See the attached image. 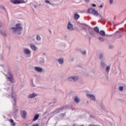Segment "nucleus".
<instances>
[{"label": "nucleus", "mask_w": 126, "mask_h": 126, "mask_svg": "<svg viewBox=\"0 0 126 126\" xmlns=\"http://www.w3.org/2000/svg\"><path fill=\"white\" fill-rule=\"evenodd\" d=\"M88 12L91 14H93L94 16H99L100 14L98 13V11L95 10L94 8H90L88 10Z\"/></svg>", "instance_id": "nucleus-2"}, {"label": "nucleus", "mask_w": 126, "mask_h": 126, "mask_svg": "<svg viewBox=\"0 0 126 126\" xmlns=\"http://www.w3.org/2000/svg\"><path fill=\"white\" fill-rule=\"evenodd\" d=\"M101 66H102V67H104V66H106V64H105V63H103V62H101Z\"/></svg>", "instance_id": "nucleus-24"}, {"label": "nucleus", "mask_w": 126, "mask_h": 126, "mask_svg": "<svg viewBox=\"0 0 126 126\" xmlns=\"http://www.w3.org/2000/svg\"><path fill=\"white\" fill-rule=\"evenodd\" d=\"M94 30L96 33H99V29L97 27L94 28Z\"/></svg>", "instance_id": "nucleus-21"}, {"label": "nucleus", "mask_w": 126, "mask_h": 126, "mask_svg": "<svg viewBox=\"0 0 126 126\" xmlns=\"http://www.w3.org/2000/svg\"><path fill=\"white\" fill-rule=\"evenodd\" d=\"M39 114H36L33 119H32L33 122H35V121H37V120H38V119H39Z\"/></svg>", "instance_id": "nucleus-12"}, {"label": "nucleus", "mask_w": 126, "mask_h": 126, "mask_svg": "<svg viewBox=\"0 0 126 126\" xmlns=\"http://www.w3.org/2000/svg\"><path fill=\"white\" fill-rule=\"evenodd\" d=\"M45 2H46V3H49V4H51V2H50L49 0H46L45 1Z\"/></svg>", "instance_id": "nucleus-28"}, {"label": "nucleus", "mask_w": 126, "mask_h": 126, "mask_svg": "<svg viewBox=\"0 0 126 126\" xmlns=\"http://www.w3.org/2000/svg\"><path fill=\"white\" fill-rule=\"evenodd\" d=\"M18 111V110L17 109H14V113H15V114H17Z\"/></svg>", "instance_id": "nucleus-30"}, {"label": "nucleus", "mask_w": 126, "mask_h": 126, "mask_svg": "<svg viewBox=\"0 0 126 126\" xmlns=\"http://www.w3.org/2000/svg\"><path fill=\"white\" fill-rule=\"evenodd\" d=\"M99 16H100V18H102V15H99Z\"/></svg>", "instance_id": "nucleus-39"}, {"label": "nucleus", "mask_w": 126, "mask_h": 126, "mask_svg": "<svg viewBox=\"0 0 126 126\" xmlns=\"http://www.w3.org/2000/svg\"><path fill=\"white\" fill-rule=\"evenodd\" d=\"M34 7L36 8V6H34Z\"/></svg>", "instance_id": "nucleus-40"}, {"label": "nucleus", "mask_w": 126, "mask_h": 126, "mask_svg": "<svg viewBox=\"0 0 126 126\" xmlns=\"http://www.w3.org/2000/svg\"><path fill=\"white\" fill-rule=\"evenodd\" d=\"M58 62L60 64H62V63H63V59H59Z\"/></svg>", "instance_id": "nucleus-16"}, {"label": "nucleus", "mask_w": 126, "mask_h": 126, "mask_svg": "<svg viewBox=\"0 0 126 126\" xmlns=\"http://www.w3.org/2000/svg\"><path fill=\"white\" fill-rule=\"evenodd\" d=\"M9 122L11 123V126H15V123H14L13 120L10 119Z\"/></svg>", "instance_id": "nucleus-19"}, {"label": "nucleus", "mask_w": 126, "mask_h": 126, "mask_svg": "<svg viewBox=\"0 0 126 126\" xmlns=\"http://www.w3.org/2000/svg\"><path fill=\"white\" fill-rule=\"evenodd\" d=\"M67 28L68 30L72 31L73 30V26L69 22Z\"/></svg>", "instance_id": "nucleus-8"}, {"label": "nucleus", "mask_w": 126, "mask_h": 126, "mask_svg": "<svg viewBox=\"0 0 126 126\" xmlns=\"http://www.w3.org/2000/svg\"><path fill=\"white\" fill-rule=\"evenodd\" d=\"M83 55H86V51H84L83 52H82Z\"/></svg>", "instance_id": "nucleus-33"}, {"label": "nucleus", "mask_w": 126, "mask_h": 126, "mask_svg": "<svg viewBox=\"0 0 126 126\" xmlns=\"http://www.w3.org/2000/svg\"><path fill=\"white\" fill-rule=\"evenodd\" d=\"M86 2H89V0H85Z\"/></svg>", "instance_id": "nucleus-36"}, {"label": "nucleus", "mask_w": 126, "mask_h": 126, "mask_svg": "<svg viewBox=\"0 0 126 126\" xmlns=\"http://www.w3.org/2000/svg\"><path fill=\"white\" fill-rule=\"evenodd\" d=\"M110 66H108L106 67V72H109L110 71Z\"/></svg>", "instance_id": "nucleus-22"}, {"label": "nucleus", "mask_w": 126, "mask_h": 126, "mask_svg": "<svg viewBox=\"0 0 126 126\" xmlns=\"http://www.w3.org/2000/svg\"><path fill=\"white\" fill-rule=\"evenodd\" d=\"M11 98H12L13 101L14 102V103L13 102V105L16 104V97H15V96H13V95H12Z\"/></svg>", "instance_id": "nucleus-13"}, {"label": "nucleus", "mask_w": 126, "mask_h": 126, "mask_svg": "<svg viewBox=\"0 0 126 126\" xmlns=\"http://www.w3.org/2000/svg\"><path fill=\"white\" fill-rule=\"evenodd\" d=\"M37 94L33 93L32 94H30L29 95H28V98L29 99L34 98V97L37 96Z\"/></svg>", "instance_id": "nucleus-9"}, {"label": "nucleus", "mask_w": 126, "mask_h": 126, "mask_svg": "<svg viewBox=\"0 0 126 126\" xmlns=\"http://www.w3.org/2000/svg\"><path fill=\"white\" fill-rule=\"evenodd\" d=\"M74 101L75 102V103H79L80 99L78 98V97L75 96L74 97Z\"/></svg>", "instance_id": "nucleus-14"}, {"label": "nucleus", "mask_w": 126, "mask_h": 126, "mask_svg": "<svg viewBox=\"0 0 126 126\" xmlns=\"http://www.w3.org/2000/svg\"><path fill=\"white\" fill-rule=\"evenodd\" d=\"M0 8H1V9H4V10H5V11H6V9H5V7H4V6H0Z\"/></svg>", "instance_id": "nucleus-25"}, {"label": "nucleus", "mask_w": 126, "mask_h": 126, "mask_svg": "<svg viewBox=\"0 0 126 126\" xmlns=\"http://www.w3.org/2000/svg\"><path fill=\"white\" fill-rule=\"evenodd\" d=\"M110 3L112 4L114 2V0H109Z\"/></svg>", "instance_id": "nucleus-32"}, {"label": "nucleus", "mask_w": 126, "mask_h": 126, "mask_svg": "<svg viewBox=\"0 0 126 126\" xmlns=\"http://www.w3.org/2000/svg\"><path fill=\"white\" fill-rule=\"evenodd\" d=\"M34 69L36 70V71H38V72L43 71V69L40 67H35Z\"/></svg>", "instance_id": "nucleus-11"}, {"label": "nucleus", "mask_w": 126, "mask_h": 126, "mask_svg": "<svg viewBox=\"0 0 126 126\" xmlns=\"http://www.w3.org/2000/svg\"><path fill=\"white\" fill-rule=\"evenodd\" d=\"M79 17H80V16H79V15H78L77 13H76L74 15L75 19H76V20H77V19H78Z\"/></svg>", "instance_id": "nucleus-15"}, {"label": "nucleus", "mask_w": 126, "mask_h": 126, "mask_svg": "<svg viewBox=\"0 0 126 126\" xmlns=\"http://www.w3.org/2000/svg\"><path fill=\"white\" fill-rule=\"evenodd\" d=\"M99 34L102 35V36H105V32L104 31H101L99 32Z\"/></svg>", "instance_id": "nucleus-20"}, {"label": "nucleus", "mask_w": 126, "mask_h": 126, "mask_svg": "<svg viewBox=\"0 0 126 126\" xmlns=\"http://www.w3.org/2000/svg\"><path fill=\"white\" fill-rule=\"evenodd\" d=\"M53 113H57V111H55L53 112Z\"/></svg>", "instance_id": "nucleus-38"}, {"label": "nucleus", "mask_w": 126, "mask_h": 126, "mask_svg": "<svg viewBox=\"0 0 126 126\" xmlns=\"http://www.w3.org/2000/svg\"><path fill=\"white\" fill-rule=\"evenodd\" d=\"M98 40L100 41V42H104V38L102 37H99Z\"/></svg>", "instance_id": "nucleus-26"}, {"label": "nucleus", "mask_w": 126, "mask_h": 126, "mask_svg": "<svg viewBox=\"0 0 126 126\" xmlns=\"http://www.w3.org/2000/svg\"><path fill=\"white\" fill-rule=\"evenodd\" d=\"M87 96L88 98H90V99H92V100H93V101H95V100H96V98H95V96L93 95V94H87Z\"/></svg>", "instance_id": "nucleus-7"}, {"label": "nucleus", "mask_w": 126, "mask_h": 126, "mask_svg": "<svg viewBox=\"0 0 126 126\" xmlns=\"http://www.w3.org/2000/svg\"><path fill=\"white\" fill-rule=\"evenodd\" d=\"M93 6L94 7H95V6H96V4H93Z\"/></svg>", "instance_id": "nucleus-35"}, {"label": "nucleus", "mask_w": 126, "mask_h": 126, "mask_svg": "<svg viewBox=\"0 0 126 126\" xmlns=\"http://www.w3.org/2000/svg\"><path fill=\"white\" fill-rule=\"evenodd\" d=\"M36 40H37V41H40V40H41V37H40V35H37L36 36Z\"/></svg>", "instance_id": "nucleus-23"}, {"label": "nucleus", "mask_w": 126, "mask_h": 126, "mask_svg": "<svg viewBox=\"0 0 126 126\" xmlns=\"http://www.w3.org/2000/svg\"><path fill=\"white\" fill-rule=\"evenodd\" d=\"M98 7H100V8H102L103 7V5H100Z\"/></svg>", "instance_id": "nucleus-34"}, {"label": "nucleus", "mask_w": 126, "mask_h": 126, "mask_svg": "<svg viewBox=\"0 0 126 126\" xmlns=\"http://www.w3.org/2000/svg\"><path fill=\"white\" fill-rule=\"evenodd\" d=\"M49 32H50V34H52V31L50 30H49Z\"/></svg>", "instance_id": "nucleus-37"}, {"label": "nucleus", "mask_w": 126, "mask_h": 126, "mask_svg": "<svg viewBox=\"0 0 126 126\" xmlns=\"http://www.w3.org/2000/svg\"><path fill=\"white\" fill-rule=\"evenodd\" d=\"M31 48L33 50V51H36V46L33 45H31Z\"/></svg>", "instance_id": "nucleus-18"}, {"label": "nucleus", "mask_w": 126, "mask_h": 126, "mask_svg": "<svg viewBox=\"0 0 126 126\" xmlns=\"http://www.w3.org/2000/svg\"><path fill=\"white\" fill-rule=\"evenodd\" d=\"M45 63V61H44V60H42L40 62V63L41 64H43V63Z\"/></svg>", "instance_id": "nucleus-29"}, {"label": "nucleus", "mask_w": 126, "mask_h": 126, "mask_svg": "<svg viewBox=\"0 0 126 126\" xmlns=\"http://www.w3.org/2000/svg\"><path fill=\"white\" fill-rule=\"evenodd\" d=\"M27 112L25 111L22 110L21 111V115L24 119H26V115H27Z\"/></svg>", "instance_id": "nucleus-6"}, {"label": "nucleus", "mask_w": 126, "mask_h": 126, "mask_svg": "<svg viewBox=\"0 0 126 126\" xmlns=\"http://www.w3.org/2000/svg\"><path fill=\"white\" fill-rule=\"evenodd\" d=\"M102 58H103V54H100L99 55V59H102Z\"/></svg>", "instance_id": "nucleus-31"}, {"label": "nucleus", "mask_w": 126, "mask_h": 126, "mask_svg": "<svg viewBox=\"0 0 126 126\" xmlns=\"http://www.w3.org/2000/svg\"><path fill=\"white\" fill-rule=\"evenodd\" d=\"M26 2L23 0H14L12 1V3L14 4H19L20 3H26Z\"/></svg>", "instance_id": "nucleus-3"}, {"label": "nucleus", "mask_w": 126, "mask_h": 126, "mask_svg": "<svg viewBox=\"0 0 126 126\" xmlns=\"http://www.w3.org/2000/svg\"><path fill=\"white\" fill-rule=\"evenodd\" d=\"M16 27H12V30H13L14 32H16V31H22L23 28L21 27V24L20 23H17L15 25Z\"/></svg>", "instance_id": "nucleus-1"}, {"label": "nucleus", "mask_w": 126, "mask_h": 126, "mask_svg": "<svg viewBox=\"0 0 126 126\" xmlns=\"http://www.w3.org/2000/svg\"><path fill=\"white\" fill-rule=\"evenodd\" d=\"M119 90H120V91H123L124 90V87H119Z\"/></svg>", "instance_id": "nucleus-27"}, {"label": "nucleus", "mask_w": 126, "mask_h": 126, "mask_svg": "<svg viewBox=\"0 0 126 126\" xmlns=\"http://www.w3.org/2000/svg\"><path fill=\"white\" fill-rule=\"evenodd\" d=\"M7 75H8L9 76L7 77V78H8L9 81H10V82H12V81H13V76H12V74H11V72H8L7 73Z\"/></svg>", "instance_id": "nucleus-4"}, {"label": "nucleus", "mask_w": 126, "mask_h": 126, "mask_svg": "<svg viewBox=\"0 0 126 126\" xmlns=\"http://www.w3.org/2000/svg\"><path fill=\"white\" fill-rule=\"evenodd\" d=\"M78 79L77 76H71L68 78L69 81H76Z\"/></svg>", "instance_id": "nucleus-5"}, {"label": "nucleus", "mask_w": 126, "mask_h": 126, "mask_svg": "<svg viewBox=\"0 0 126 126\" xmlns=\"http://www.w3.org/2000/svg\"><path fill=\"white\" fill-rule=\"evenodd\" d=\"M24 52L25 55H30L31 53V51H30V50L28 49H25Z\"/></svg>", "instance_id": "nucleus-10"}, {"label": "nucleus", "mask_w": 126, "mask_h": 126, "mask_svg": "<svg viewBox=\"0 0 126 126\" xmlns=\"http://www.w3.org/2000/svg\"><path fill=\"white\" fill-rule=\"evenodd\" d=\"M0 34H1V35H2V36H4V37L6 36L5 33H4V32H3L1 30H0Z\"/></svg>", "instance_id": "nucleus-17"}]
</instances>
